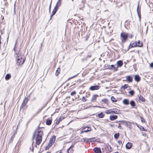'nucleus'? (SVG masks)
<instances>
[{"label": "nucleus", "mask_w": 153, "mask_h": 153, "mask_svg": "<svg viewBox=\"0 0 153 153\" xmlns=\"http://www.w3.org/2000/svg\"><path fill=\"white\" fill-rule=\"evenodd\" d=\"M43 127H39V126L35 131L32 137L33 140L35 137L36 144L39 145L42 141V135L43 134Z\"/></svg>", "instance_id": "f257e3e1"}, {"label": "nucleus", "mask_w": 153, "mask_h": 153, "mask_svg": "<svg viewBox=\"0 0 153 153\" xmlns=\"http://www.w3.org/2000/svg\"><path fill=\"white\" fill-rule=\"evenodd\" d=\"M16 44L17 42L15 43L13 48V50L14 51V56L16 58L21 57V56H22L21 54L20 53V49L19 48H17L16 47Z\"/></svg>", "instance_id": "f03ea898"}, {"label": "nucleus", "mask_w": 153, "mask_h": 153, "mask_svg": "<svg viewBox=\"0 0 153 153\" xmlns=\"http://www.w3.org/2000/svg\"><path fill=\"white\" fill-rule=\"evenodd\" d=\"M128 37V34L125 32H122L120 34V37L121 41L123 42H125Z\"/></svg>", "instance_id": "7ed1b4c3"}, {"label": "nucleus", "mask_w": 153, "mask_h": 153, "mask_svg": "<svg viewBox=\"0 0 153 153\" xmlns=\"http://www.w3.org/2000/svg\"><path fill=\"white\" fill-rule=\"evenodd\" d=\"M16 59V62L17 65H22L24 63L25 59V57L22 58V56L21 57H17Z\"/></svg>", "instance_id": "20e7f679"}, {"label": "nucleus", "mask_w": 153, "mask_h": 153, "mask_svg": "<svg viewBox=\"0 0 153 153\" xmlns=\"http://www.w3.org/2000/svg\"><path fill=\"white\" fill-rule=\"evenodd\" d=\"M114 110V111L112 110L111 109L106 110L105 111V113L107 114L113 113L115 114H118L119 113V111L117 109L115 108Z\"/></svg>", "instance_id": "39448f33"}, {"label": "nucleus", "mask_w": 153, "mask_h": 153, "mask_svg": "<svg viewBox=\"0 0 153 153\" xmlns=\"http://www.w3.org/2000/svg\"><path fill=\"white\" fill-rule=\"evenodd\" d=\"M29 100V99L27 97H25L20 106L21 109L23 108L25 106Z\"/></svg>", "instance_id": "423d86ee"}, {"label": "nucleus", "mask_w": 153, "mask_h": 153, "mask_svg": "<svg viewBox=\"0 0 153 153\" xmlns=\"http://www.w3.org/2000/svg\"><path fill=\"white\" fill-rule=\"evenodd\" d=\"M56 136H53L50 139L48 143V144H49V146H51L54 143L56 140Z\"/></svg>", "instance_id": "0eeeda50"}, {"label": "nucleus", "mask_w": 153, "mask_h": 153, "mask_svg": "<svg viewBox=\"0 0 153 153\" xmlns=\"http://www.w3.org/2000/svg\"><path fill=\"white\" fill-rule=\"evenodd\" d=\"M91 130V128L90 127H84L82 130L81 132L83 133L84 132H87Z\"/></svg>", "instance_id": "6e6552de"}, {"label": "nucleus", "mask_w": 153, "mask_h": 153, "mask_svg": "<svg viewBox=\"0 0 153 153\" xmlns=\"http://www.w3.org/2000/svg\"><path fill=\"white\" fill-rule=\"evenodd\" d=\"M140 2L138 1V5L137 8V12L138 14V15L140 19L141 18V14H140V7H139Z\"/></svg>", "instance_id": "1a4fd4ad"}, {"label": "nucleus", "mask_w": 153, "mask_h": 153, "mask_svg": "<svg viewBox=\"0 0 153 153\" xmlns=\"http://www.w3.org/2000/svg\"><path fill=\"white\" fill-rule=\"evenodd\" d=\"M99 89V86L96 85L95 86H92L90 87L89 88V90L91 91H94L95 90H97Z\"/></svg>", "instance_id": "9d476101"}, {"label": "nucleus", "mask_w": 153, "mask_h": 153, "mask_svg": "<svg viewBox=\"0 0 153 153\" xmlns=\"http://www.w3.org/2000/svg\"><path fill=\"white\" fill-rule=\"evenodd\" d=\"M126 81L128 82H131L132 81L133 78L131 76H127L126 77Z\"/></svg>", "instance_id": "9b49d317"}, {"label": "nucleus", "mask_w": 153, "mask_h": 153, "mask_svg": "<svg viewBox=\"0 0 153 153\" xmlns=\"http://www.w3.org/2000/svg\"><path fill=\"white\" fill-rule=\"evenodd\" d=\"M93 150L95 153H101V151L100 148L95 147L94 149Z\"/></svg>", "instance_id": "f8f14e48"}, {"label": "nucleus", "mask_w": 153, "mask_h": 153, "mask_svg": "<svg viewBox=\"0 0 153 153\" xmlns=\"http://www.w3.org/2000/svg\"><path fill=\"white\" fill-rule=\"evenodd\" d=\"M108 69H109L114 70V71H117V68H116L114 65H108Z\"/></svg>", "instance_id": "ddd939ff"}, {"label": "nucleus", "mask_w": 153, "mask_h": 153, "mask_svg": "<svg viewBox=\"0 0 153 153\" xmlns=\"http://www.w3.org/2000/svg\"><path fill=\"white\" fill-rule=\"evenodd\" d=\"M117 69L118 67H121L123 65V62L122 60H119L117 62Z\"/></svg>", "instance_id": "4468645a"}, {"label": "nucleus", "mask_w": 153, "mask_h": 153, "mask_svg": "<svg viewBox=\"0 0 153 153\" xmlns=\"http://www.w3.org/2000/svg\"><path fill=\"white\" fill-rule=\"evenodd\" d=\"M138 99L140 101L143 102L145 101V99L140 94L138 95Z\"/></svg>", "instance_id": "2eb2a0df"}, {"label": "nucleus", "mask_w": 153, "mask_h": 153, "mask_svg": "<svg viewBox=\"0 0 153 153\" xmlns=\"http://www.w3.org/2000/svg\"><path fill=\"white\" fill-rule=\"evenodd\" d=\"M58 9V8L56 7H55L54 9L53 10V11L52 13L51 16V17H50L51 19L53 16L55 14L56 12L57 11Z\"/></svg>", "instance_id": "dca6fc26"}, {"label": "nucleus", "mask_w": 153, "mask_h": 153, "mask_svg": "<svg viewBox=\"0 0 153 153\" xmlns=\"http://www.w3.org/2000/svg\"><path fill=\"white\" fill-rule=\"evenodd\" d=\"M134 79L137 82H139L140 79V77L138 75H135L134 76Z\"/></svg>", "instance_id": "f3484780"}, {"label": "nucleus", "mask_w": 153, "mask_h": 153, "mask_svg": "<svg viewBox=\"0 0 153 153\" xmlns=\"http://www.w3.org/2000/svg\"><path fill=\"white\" fill-rule=\"evenodd\" d=\"M136 47H142L143 46V42H141L140 41L135 42Z\"/></svg>", "instance_id": "a211bd4d"}, {"label": "nucleus", "mask_w": 153, "mask_h": 153, "mask_svg": "<svg viewBox=\"0 0 153 153\" xmlns=\"http://www.w3.org/2000/svg\"><path fill=\"white\" fill-rule=\"evenodd\" d=\"M132 143L128 142L126 145V148L127 149H130L132 147Z\"/></svg>", "instance_id": "6ab92c4d"}, {"label": "nucleus", "mask_w": 153, "mask_h": 153, "mask_svg": "<svg viewBox=\"0 0 153 153\" xmlns=\"http://www.w3.org/2000/svg\"><path fill=\"white\" fill-rule=\"evenodd\" d=\"M117 118V116L116 115H110V119L111 120L113 121L116 120Z\"/></svg>", "instance_id": "aec40b11"}, {"label": "nucleus", "mask_w": 153, "mask_h": 153, "mask_svg": "<svg viewBox=\"0 0 153 153\" xmlns=\"http://www.w3.org/2000/svg\"><path fill=\"white\" fill-rule=\"evenodd\" d=\"M98 96L97 95H94L93 96L91 99V102H95L97 99V98Z\"/></svg>", "instance_id": "412c9836"}, {"label": "nucleus", "mask_w": 153, "mask_h": 153, "mask_svg": "<svg viewBox=\"0 0 153 153\" xmlns=\"http://www.w3.org/2000/svg\"><path fill=\"white\" fill-rule=\"evenodd\" d=\"M123 124L126 125L127 127H129L131 126L130 123L129 122H127L126 121L123 122Z\"/></svg>", "instance_id": "4be33fe9"}, {"label": "nucleus", "mask_w": 153, "mask_h": 153, "mask_svg": "<svg viewBox=\"0 0 153 153\" xmlns=\"http://www.w3.org/2000/svg\"><path fill=\"white\" fill-rule=\"evenodd\" d=\"M123 102V103L126 105H128L129 103L128 100L127 99L124 100Z\"/></svg>", "instance_id": "5701e85b"}, {"label": "nucleus", "mask_w": 153, "mask_h": 153, "mask_svg": "<svg viewBox=\"0 0 153 153\" xmlns=\"http://www.w3.org/2000/svg\"><path fill=\"white\" fill-rule=\"evenodd\" d=\"M130 104L131 106L132 107H134L136 105L135 102L133 100H131V101H130Z\"/></svg>", "instance_id": "b1692460"}, {"label": "nucleus", "mask_w": 153, "mask_h": 153, "mask_svg": "<svg viewBox=\"0 0 153 153\" xmlns=\"http://www.w3.org/2000/svg\"><path fill=\"white\" fill-rule=\"evenodd\" d=\"M11 76L10 74H7L5 76V79L6 80H8L9 79L11 78Z\"/></svg>", "instance_id": "393cba45"}, {"label": "nucleus", "mask_w": 153, "mask_h": 153, "mask_svg": "<svg viewBox=\"0 0 153 153\" xmlns=\"http://www.w3.org/2000/svg\"><path fill=\"white\" fill-rule=\"evenodd\" d=\"M52 123V120H51L48 119L46 121V124L48 125H50Z\"/></svg>", "instance_id": "a878e982"}, {"label": "nucleus", "mask_w": 153, "mask_h": 153, "mask_svg": "<svg viewBox=\"0 0 153 153\" xmlns=\"http://www.w3.org/2000/svg\"><path fill=\"white\" fill-rule=\"evenodd\" d=\"M60 72V69L59 68H58L56 71L55 75L57 76L59 75Z\"/></svg>", "instance_id": "bb28decb"}, {"label": "nucleus", "mask_w": 153, "mask_h": 153, "mask_svg": "<svg viewBox=\"0 0 153 153\" xmlns=\"http://www.w3.org/2000/svg\"><path fill=\"white\" fill-rule=\"evenodd\" d=\"M61 3H62L61 1H58L55 7L59 8V7L61 5Z\"/></svg>", "instance_id": "cd10ccee"}, {"label": "nucleus", "mask_w": 153, "mask_h": 153, "mask_svg": "<svg viewBox=\"0 0 153 153\" xmlns=\"http://www.w3.org/2000/svg\"><path fill=\"white\" fill-rule=\"evenodd\" d=\"M98 117L101 118H102L104 117V114L102 112H101L98 115Z\"/></svg>", "instance_id": "c85d7f7f"}, {"label": "nucleus", "mask_w": 153, "mask_h": 153, "mask_svg": "<svg viewBox=\"0 0 153 153\" xmlns=\"http://www.w3.org/2000/svg\"><path fill=\"white\" fill-rule=\"evenodd\" d=\"M101 101L103 102L102 103H107L108 102V100L107 99H103Z\"/></svg>", "instance_id": "c756f323"}, {"label": "nucleus", "mask_w": 153, "mask_h": 153, "mask_svg": "<svg viewBox=\"0 0 153 153\" xmlns=\"http://www.w3.org/2000/svg\"><path fill=\"white\" fill-rule=\"evenodd\" d=\"M120 135V134L119 133H116L114 134V138L117 139Z\"/></svg>", "instance_id": "7c9ffc66"}, {"label": "nucleus", "mask_w": 153, "mask_h": 153, "mask_svg": "<svg viewBox=\"0 0 153 153\" xmlns=\"http://www.w3.org/2000/svg\"><path fill=\"white\" fill-rule=\"evenodd\" d=\"M111 99L113 102H115L117 101V100L113 96L111 97Z\"/></svg>", "instance_id": "2f4dec72"}, {"label": "nucleus", "mask_w": 153, "mask_h": 153, "mask_svg": "<svg viewBox=\"0 0 153 153\" xmlns=\"http://www.w3.org/2000/svg\"><path fill=\"white\" fill-rule=\"evenodd\" d=\"M14 138V136L13 135L11 137L10 139V140L9 143H11L13 141V140Z\"/></svg>", "instance_id": "473e14b6"}, {"label": "nucleus", "mask_w": 153, "mask_h": 153, "mask_svg": "<svg viewBox=\"0 0 153 153\" xmlns=\"http://www.w3.org/2000/svg\"><path fill=\"white\" fill-rule=\"evenodd\" d=\"M129 93L131 96H132L134 94V92L133 90H131L129 92Z\"/></svg>", "instance_id": "72a5a7b5"}, {"label": "nucleus", "mask_w": 153, "mask_h": 153, "mask_svg": "<svg viewBox=\"0 0 153 153\" xmlns=\"http://www.w3.org/2000/svg\"><path fill=\"white\" fill-rule=\"evenodd\" d=\"M128 87V84H125L123 86H122L121 88H123L124 89L127 88Z\"/></svg>", "instance_id": "f704fd0d"}, {"label": "nucleus", "mask_w": 153, "mask_h": 153, "mask_svg": "<svg viewBox=\"0 0 153 153\" xmlns=\"http://www.w3.org/2000/svg\"><path fill=\"white\" fill-rule=\"evenodd\" d=\"M107 147L108 148V150L109 151H110V152H111L112 151V148L111 147V146L110 145H108L107 146Z\"/></svg>", "instance_id": "c9c22d12"}, {"label": "nucleus", "mask_w": 153, "mask_h": 153, "mask_svg": "<svg viewBox=\"0 0 153 153\" xmlns=\"http://www.w3.org/2000/svg\"><path fill=\"white\" fill-rule=\"evenodd\" d=\"M91 139H90V138H85L84 139V141L85 142H90V141H91L90 140Z\"/></svg>", "instance_id": "e433bc0d"}, {"label": "nucleus", "mask_w": 153, "mask_h": 153, "mask_svg": "<svg viewBox=\"0 0 153 153\" xmlns=\"http://www.w3.org/2000/svg\"><path fill=\"white\" fill-rule=\"evenodd\" d=\"M90 139H91L90 140L91 141L90 142H94L96 140V139L95 138H90Z\"/></svg>", "instance_id": "4c0bfd02"}, {"label": "nucleus", "mask_w": 153, "mask_h": 153, "mask_svg": "<svg viewBox=\"0 0 153 153\" xmlns=\"http://www.w3.org/2000/svg\"><path fill=\"white\" fill-rule=\"evenodd\" d=\"M86 97H83L82 98V101L83 102H85L86 101L87 99L86 98Z\"/></svg>", "instance_id": "58836bf2"}, {"label": "nucleus", "mask_w": 153, "mask_h": 153, "mask_svg": "<svg viewBox=\"0 0 153 153\" xmlns=\"http://www.w3.org/2000/svg\"><path fill=\"white\" fill-rule=\"evenodd\" d=\"M130 46H131V48H133L134 47H136V43H132V44L131 43H130Z\"/></svg>", "instance_id": "ea45409f"}, {"label": "nucleus", "mask_w": 153, "mask_h": 153, "mask_svg": "<svg viewBox=\"0 0 153 153\" xmlns=\"http://www.w3.org/2000/svg\"><path fill=\"white\" fill-rule=\"evenodd\" d=\"M74 147V145H72L67 150L68 153H69V150H70V149L73 148Z\"/></svg>", "instance_id": "a19ab883"}, {"label": "nucleus", "mask_w": 153, "mask_h": 153, "mask_svg": "<svg viewBox=\"0 0 153 153\" xmlns=\"http://www.w3.org/2000/svg\"><path fill=\"white\" fill-rule=\"evenodd\" d=\"M140 119L141 121L143 123H144L145 122V120L143 117H140Z\"/></svg>", "instance_id": "79ce46f5"}, {"label": "nucleus", "mask_w": 153, "mask_h": 153, "mask_svg": "<svg viewBox=\"0 0 153 153\" xmlns=\"http://www.w3.org/2000/svg\"><path fill=\"white\" fill-rule=\"evenodd\" d=\"M64 118V117H60L59 119H58V120L59 121V122H60L62 120H63Z\"/></svg>", "instance_id": "37998d69"}, {"label": "nucleus", "mask_w": 153, "mask_h": 153, "mask_svg": "<svg viewBox=\"0 0 153 153\" xmlns=\"http://www.w3.org/2000/svg\"><path fill=\"white\" fill-rule=\"evenodd\" d=\"M76 94V91H73L72 92H71V96H73L75 94Z\"/></svg>", "instance_id": "c03bdc74"}, {"label": "nucleus", "mask_w": 153, "mask_h": 153, "mask_svg": "<svg viewBox=\"0 0 153 153\" xmlns=\"http://www.w3.org/2000/svg\"><path fill=\"white\" fill-rule=\"evenodd\" d=\"M118 143H119V145H121V144H122V145H123V144H122V142L121 140H119L118 141Z\"/></svg>", "instance_id": "a18cd8bd"}, {"label": "nucleus", "mask_w": 153, "mask_h": 153, "mask_svg": "<svg viewBox=\"0 0 153 153\" xmlns=\"http://www.w3.org/2000/svg\"><path fill=\"white\" fill-rule=\"evenodd\" d=\"M89 35H90V34H89L88 35L87 34L86 35V37H85V40L86 41L87 40V39H88V38H89Z\"/></svg>", "instance_id": "49530a36"}, {"label": "nucleus", "mask_w": 153, "mask_h": 153, "mask_svg": "<svg viewBox=\"0 0 153 153\" xmlns=\"http://www.w3.org/2000/svg\"><path fill=\"white\" fill-rule=\"evenodd\" d=\"M52 4V1H51V3L50 4V6H49V12L50 13L51 12V5Z\"/></svg>", "instance_id": "de8ad7c7"}, {"label": "nucleus", "mask_w": 153, "mask_h": 153, "mask_svg": "<svg viewBox=\"0 0 153 153\" xmlns=\"http://www.w3.org/2000/svg\"><path fill=\"white\" fill-rule=\"evenodd\" d=\"M36 99V97L35 96H33L31 100V101H33L35 100Z\"/></svg>", "instance_id": "09e8293b"}, {"label": "nucleus", "mask_w": 153, "mask_h": 153, "mask_svg": "<svg viewBox=\"0 0 153 153\" xmlns=\"http://www.w3.org/2000/svg\"><path fill=\"white\" fill-rule=\"evenodd\" d=\"M51 146H49V144L48 145V146L46 147L45 148V149L47 150Z\"/></svg>", "instance_id": "8fccbe9b"}, {"label": "nucleus", "mask_w": 153, "mask_h": 153, "mask_svg": "<svg viewBox=\"0 0 153 153\" xmlns=\"http://www.w3.org/2000/svg\"><path fill=\"white\" fill-rule=\"evenodd\" d=\"M59 122H59V121H58V120H56V125H58L59 123Z\"/></svg>", "instance_id": "3c124183"}, {"label": "nucleus", "mask_w": 153, "mask_h": 153, "mask_svg": "<svg viewBox=\"0 0 153 153\" xmlns=\"http://www.w3.org/2000/svg\"><path fill=\"white\" fill-rule=\"evenodd\" d=\"M73 151V150L72 149H70V150H69V153H72Z\"/></svg>", "instance_id": "603ef678"}, {"label": "nucleus", "mask_w": 153, "mask_h": 153, "mask_svg": "<svg viewBox=\"0 0 153 153\" xmlns=\"http://www.w3.org/2000/svg\"><path fill=\"white\" fill-rule=\"evenodd\" d=\"M14 12L15 13V9H16V3L14 4Z\"/></svg>", "instance_id": "864d4df0"}, {"label": "nucleus", "mask_w": 153, "mask_h": 153, "mask_svg": "<svg viewBox=\"0 0 153 153\" xmlns=\"http://www.w3.org/2000/svg\"><path fill=\"white\" fill-rule=\"evenodd\" d=\"M133 36V34H131V35H130L129 37L130 38H132V37Z\"/></svg>", "instance_id": "5fc2aeb1"}, {"label": "nucleus", "mask_w": 153, "mask_h": 153, "mask_svg": "<svg viewBox=\"0 0 153 153\" xmlns=\"http://www.w3.org/2000/svg\"><path fill=\"white\" fill-rule=\"evenodd\" d=\"M150 66L152 68H153V63H152L150 64Z\"/></svg>", "instance_id": "6e6d98bb"}, {"label": "nucleus", "mask_w": 153, "mask_h": 153, "mask_svg": "<svg viewBox=\"0 0 153 153\" xmlns=\"http://www.w3.org/2000/svg\"><path fill=\"white\" fill-rule=\"evenodd\" d=\"M118 122H120L123 123V122H125V121H123V120H122V121H118Z\"/></svg>", "instance_id": "4d7b16f0"}, {"label": "nucleus", "mask_w": 153, "mask_h": 153, "mask_svg": "<svg viewBox=\"0 0 153 153\" xmlns=\"http://www.w3.org/2000/svg\"><path fill=\"white\" fill-rule=\"evenodd\" d=\"M118 127L120 129L121 128V126H120V124H119Z\"/></svg>", "instance_id": "13d9d810"}, {"label": "nucleus", "mask_w": 153, "mask_h": 153, "mask_svg": "<svg viewBox=\"0 0 153 153\" xmlns=\"http://www.w3.org/2000/svg\"><path fill=\"white\" fill-rule=\"evenodd\" d=\"M131 46H130V45L129 46V48H128V50L129 49V48H131Z\"/></svg>", "instance_id": "bf43d9fd"}, {"label": "nucleus", "mask_w": 153, "mask_h": 153, "mask_svg": "<svg viewBox=\"0 0 153 153\" xmlns=\"http://www.w3.org/2000/svg\"><path fill=\"white\" fill-rule=\"evenodd\" d=\"M135 125H136V126H138V125H138L137 124V123H136V124H135Z\"/></svg>", "instance_id": "052dcab7"}, {"label": "nucleus", "mask_w": 153, "mask_h": 153, "mask_svg": "<svg viewBox=\"0 0 153 153\" xmlns=\"http://www.w3.org/2000/svg\"><path fill=\"white\" fill-rule=\"evenodd\" d=\"M58 1H61V0H58Z\"/></svg>", "instance_id": "680f3d73"}, {"label": "nucleus", "mask_w": 153, "mask_h": 153, "mask_svg": "<svg viewBox=\"0 0 153 153\" xmlns=\"http://www.w3.org/2000/svg\"><path fill=\"white\" fill-rule=\"evenodd\" d=\"M111 126H114V125H111Z\"/></svg>", "instance_id": "e2e57ef3"}, {"label": "nucleus", "mask_w": 153, "mask_h": 153, "mask_svg": "<svg viewBox=\"0 0 153 153\" xmlns=\"http://www.w3.org/2000/svg\"><path fill=\"white\" fill-rule=\"evenodd\" d=\"M115 153H119V152H115Z\"/></svg>", "instance_id": "0e129e2a"}, {"label": "nucleus", "mask_w": 153, "mask_h": 153, "mask_svg": "<svg viewBox=\"0 0 153 153\" xmlns=\"http://www.w3.org/2000/svg\"><path fill=\"white\" fill-rule=\"evenodd\" d=\"M118 122V121H117H117H115V123H117V122Z\"/></svg>", "instance_id": "69168bd1"}, {"label": "nucleus", "mask_w": 153, "mask_h": 153, "mask_svg": "<svg viewBox=\"0 0 153 153\" xmlns=\"http://www.w3.org/2000/svg\"><path fill=\"white\" fill-rule=\"evenodd\" d=\"M31 94V93H30V94L29 95V97H30V95Z\"/></svg>", "instance_id": "338daca9"}, {"label": "nucleus", "mask_w": 153, "mask_h": 153, "mask_svg": "<svg viewBox=\"0 0 153 153\" xmlns=\"http://www.w3.org/2000/svg\"><path fill=\"white\" fill-rule=\"evenodd\" d=\"M47 153H50V152H47Z\"/></svg>", "instance_id": "774afa93"}]
</instances>
